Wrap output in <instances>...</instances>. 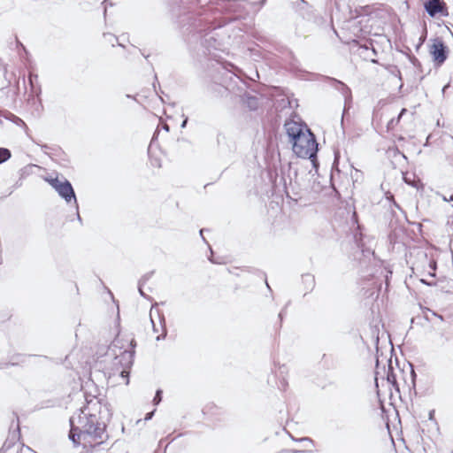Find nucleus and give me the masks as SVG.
<instances>
[{"label":"nucleus","instance_id":"f257e3e1","mask_svg":"<svg viewBox=\"0 0 453 453\" xmlns=\"http://www.w3.org/2000/svg\"><path fill=\"white\" fill-rule=\"evenodd\" d=\"M165 4L172 15L178 19L180 28H223L239 21V16L226 14L220 17L218 24L209 26L205 23L207 18H202L192 12L183 0H166Z\"/></svg>","mask_w":453,"mask_h":453},{"label":"nucleus","instance_id":"f03ea898","mask_svg":"<svg viewBox=\"0 0 453 453\" xmlns=\"http://www.w3.org/2000/svg\"><path fill=\"white\" fill-rule=\"evenodd\" d=\"M88 409V407L80 409L77 423L80 425V429L83 431V446L95 448L105 442L109 435L105 423L99 421L97 415L90 413Z\"/></svg>","mask_w":453,"mask_h":453},{"label":"nucleus","instance_id":"7ed1b4c3","mask_svg":"<svg viewBox=\"0 0 453 453\" xmlns=\"http://www.w3.org/2000/svg\"><path fill=\"white\" fill-rule=\"evenodd\" d=\"M289 8L295 14L296 19L303 26L319 27L324 22V18L306 0H291Z\"/></svg>","mask_w":453,"mask_h":453},{"label":"nucleus","instance_id":"20e7f679","mask_svg":"<svg viewBox=\"0 0 453 453\" xmlns=\"http://www.w3.org/2000/svg\"><path fill=\"white\" fill-rule=\"evenodd\" d=\"M291 144L293 152L298 157L309 158L313 166H316L318 142L315 134L309 128H306V133Z\"/></svg>","mask_w":453,"mask_h":453},{"label":"nucleus","instance_id":"39448f33","mask_svg":"<svg viewBox=\"0 0 453 453\" xmlns=\"http://www.w3.org/2000/svg\"><path fill=\"white\" fill-rule=\"evenodd\" d=\"M45 180L67 203L74 201L75 207H78L77 198L72 183L65 177H46Z\"/></svg>","mask_w":453,"mask_h":453},{"label":"nucleus","instance_id":"423d86ee","mask_svg":"<svg viewBox=\"0 0 453 453\" xmlns=\"http://www.w3.org/2000/svg\"><path fill=\"white\" fill-rule=\"evenodd\" d=\"M347 30H341L342 33H339L338 30H333L334 35L336 37H338V39L342 43L357 46V50H360V52H359L360 55H363L365 59H366V60L370 59L371 62L376 63V60L374 59V57L377 56V51H376V50L373 47H372V43L366 42L362 44L355 37L347 38L345 36V32Z\"/></svg>","mask_w":453,"mask_h":453},{"label":"nucleus","instance_id":"0eeeda50","mask_svg":"<svg viewBox=\"0 0 453 453\" xmlns=\"http://www.w3.org/2000/svg\"><path fill=\"white\" fill-rule=\"evenodd\" d=\"M449 48L441 38L432 40L429 53L435 67L441 66L449 57Z\"/></svg>","mask_w":453,"mask_h":453},{"label":"nucleus","instance_id":"6e6552de","mask_svg":"<svg viewBox=\"0 0 453 453\" xmlns=\"http://www.w3.org/2000/svg\"><path fill=\"white\" fill-rule=\"evenodd\" d=\"M424 8L426 13L434 19L449 16L448 6L443 0H427L424 4Z\"/></svg>","mask_w":453,"mask_h":453},{"label":"nucleus","instance_id":"1a4fd4ad","mask_svg":"<svg viewBox=\"0 0 453 453\" xmlns=\"http://www.w3.org/2000/svg\"><path fill=\"white\" fill-rule=\"evenodd\" d=\"M284 126L290 143L306 133V128H308L307 126L299 125L295 121L286 122Z\"/></svg>","mask_w":453,"mask_h":453},{"label":"nucleus","instance_id":"9d476101","mask_svg":"<svg viewBox=\"0 0 453 453\" xmlns=\"http://www.w3.org/2000/svg\"><path fill=\"white\" fill-rule=\"evenodd\" d=\"M70 432L68 434L69 440L74 444L79 445L83 441V431L80 429V425L77 423V416L70 418Z\"/></svg>","mask_w":453,"mask_h":453},{"label":"nucleus","instance_id":"9b49d317","mask_svg":"<svg viewBox=\"0 0 453 453\" xmlns=\"http://www.w3.org/2000/svg\"><path fill=\"white\" fill-rule=\"evenodd\" d=\"M202 30L195 33L193 35L194 37L200 39V44L206 50L210 51L211 49H217V40L211 33H205L204 35H201Z\"/></svg>","mask_w":453,"mask_h":453},{"label":"nucleus","instance_id":"f8f14e48","mask_svg":"<svg viewBox=\"0 0 453 453\" xmlns=\"http://www.w3.org/2000/svg\"><path fill=\"white\" fill-rule=\"evenodd\" d=\"M20 437V429L19 424L17 425L16 429L10 434L9 437L4 442L0 453H6L12 447L15 446L16 442L19 440Z\"/></svg>","mask_w":453,"mask_h":453},{"label":"nucleus","instance_id":"ddd939ff","mask_svg":"<svg viewBox=\"0 0 453 453\" xmlns=\"http://www.w3.org/2000/svg\"><path fill=\"white\" fill-rule=\"evenodd\" d=\"M242 102L250 111H256L258 108V98L250 93L245 92L242 96Z\"/></svg>","mask_w":453,"mask_h":453},{"label":"nucleus","instance_id":"4468645a","mask_svg":"<svg viewBox=\"0 0 453 453\" xmlns=\"http://www.w3.org/2000/svg\"><path fill=\"white\" fill-rule=\"evenodd\" d=\"M302 284L304 288L305 293L304 296H306L308 293H311L316 285L315 277L314 275L311 273H304L302 275Z\"/></svg>","mask_w":453,"mask_h":453},{"label":"nucleus","instance_id":"2eb2a0df","mask_svg":"<svg viewBox=\"0 0 453 453\" xmlns=\"http://www.w3.org/2000/svg\"><path fill=\"white\" fill-rule=\"evenodd\" d=\"M328 79L332 82V86H334L336 89L342 92V94L345 97V100H347L348 97H351V90L345 83L334 78Z\"/></svg>","mask_w":453,"mask_h":453},{"label":"nucleus","instance_id":"dca6fc26","mask_svg":"<svg viewBox=\"0 0 453 453\" xmlns=\"http://www.w3.org/2000/svg\"><path fill=\"white\" fill-rule=\"evenodd\" d=\"M37 78H38V76L36 74L30 73L28 75V83L31 88V92L33 94H36V95H38L41 92L40 87H38L36 84Z\"/></svg>","mask_w":453,"mask_h":453},{"label":"nucleus","instance_id":"f3484780","mask_svg":"<svg viewBox=\"0 0 453 453\" xmlns=\"http://www.w3.org/2000/svg\"><path fill=\"white\" fill-rule=\"evenodd\" d=\"M104 38L106 42H108L112 47H114L116 44L119 46L123 47L122 42H119V39L117 35H115L112 33H104Z\"/></svg>","mask_w":453,"mask_h":453},{"label":"nucleus","instance_id":"a211bd4d","mask_svg":"<svg viewBox=\"0 0 453 453\" xmlns=\"http://www.w3.org/2000/svg\"><path fill=\"white\" fill-rule=\"evenodd\" d=\"M159 326L162 329V334L157 335L156 337V341L159 342L161 340H164L167 334V330H166V327H165V317L162 316V317H159Z\"/></svg>","mask_w":453,"mask_h":453},{"label":"nucleus","instance_id":"6ab92c4d","mask_svg":"<svg viewBox=\"0 0 453 453\" xmlns=\"http://www.w3.org/2000/svg\"><path fill=\"white\" fill-rule=\"evenodd\" d=\"M12 157V152L9 149L0 147V165L6 162Z\"/></svg>","mask_w":453,"mask_h":453},{"label":"nucleus","instance_id":"aec40b11","mask_svg":"<svg viewBox=\"0 0 453 453\" xmlns=\"http://www.w3.org/2000/svg\"><path fill=\"white\" fill-rule=\"evenodd\" d=\"M388 367L386 374L387 380L393 384L395 381V375L394 374L393 368L391 366V360H388Z\"/></svg>","mask_w":453,"mask_h":453},{"label":"nucleus","instance_id":"412c9836","mask_svg":"<svg viewBox=\"0 0 453 453\" xmlns=\"http://www.w3.org/2000/svg\"><path fill=\"white\" fill-rule=\"evenodd\" d=\"M162 395H163V391L161 389H157L156 391L155 396L153 398V403L155 405H157L160 403V402L162 401Z\"/></svg>","mask_w":453,"mask_h":453},{"label":"nucleus","instance_id":"4be33fe9","mask_svg":"<svg viewBox=\"0 0 453 453\" xmlns=\"http://www.w3.org/2000/svg\"><path fill=\"white\" fill-rule=\"evenodd\" d=\"M292 440L295 441H299V442L307 441L310 444H311L312 446L314 445V441L310 437H302V438H298V439L292 437Z\"/></svg>","mask_w":453,"mask_h":453},{"label":"nucleus","instance_id":"5701e85b","mask_svg":"<svg viewBox=\"0 0 453 453\" xmlns=\"http://www.w3.org/2000/svg\"><path fill=\"white\" fill-rule=\"evenodd\" d=\"M154 271L145 273L139 280L140 284H144L153 275Z\"/></svg>","mask_w":453,"mask_h":453},{"label":"nucleus","instance_id":"b1692460","mask_svg":"<svg viewBox=\"0 0 453 453\" xmlns=\"http://www.w3.org/2000/svg\"><path fill=\"white\" fill-rule=\"evenodd\" d=\"M411 64L415 66V67H420L421 66V64L419 62V60L416 58V57H411L410 58Z\"/></svg>","mask_w":453,"mask_h":453},{"label":"nucleus","instance_id":"393cba45","mask_svg":"<svg viewBox=\"0 0 453 453\" xmlns=\"http://www.w3.org/2000/svg\"><path fill=\"white\" fill-rule=\"evenodd\" d=\"M155 411H156V410H153V411H151L150 412H147L145 414L144 420L145 421L150 420L153 418V416L155 414Z\"/></svg>","mask_w":453,"mask_h":453},{"label":"nucleus","instance_id":"a878e982","mask_svg":"<svg viewBox=\"0 0 453 453\" xmlns=\"http://www.w3.org/2000/svg\"><path fill=\"white\" fill-rule=\"evenodd\" d=\"M109 3V0H104L101 4L104 6V14H106L107 10V4Z\"/></svg>","mask_w":453,"mask_h":453},{"label":"nucleus","instance_id":"bb28decb","mask_svg":"<svg viewBox=\"0 0 453 453\" xmlns=\"http://www.w3.org/2000/svg\"><path fill=\"white\" fill-rule=\"evenodd\" d=\"M407 111V110L405 108H403L396 119V122H398L400 120V119L402 118V116Z\"/></svg>","mask_w":453,"mask_h":453},{"label":"nucleus","instance_id":"cd10ccee","mask_svg":"<svg viewBox=\"0 0 453 453\" xmlns=\"http://www.w3.org/2000/svg\"><path fill=\"white\" fill-rule=\"evenodd\" d=\"M188 117H185L183 121L181 122L180 124V127L181 128H185L187 127V124H188Z\"/></svg>","mask_w":453,"mask_h":453},{"label":"nucleus","instance_id":"c85d7f7f","mask_svg":"<svg viewBox=\"0 0 453 453\" xmlns=\"http://www.w3.org/2000/svg\"><path fill=\"white\" fill-rule=\"evenodd\" d=\"M434 410H431L429 412H428V418L430 420H434Z\"/></svg>","mask_w":453,"mask_h":453},{"label":"nucleus","instance_id":"c756f323","mask_svg":"<svg viewBox=\"0 0 453 453\" xmlns=\"http://www.w3.org/2000/svg\"><path fill=\"white\" fill-rule=\"evenodd\" d=\"M225 139H226V137H225L224 135L219 134V135L217 136V142H218V144H219V145H220L221 142H222L223 140H225Z\"/></svg>","mask_w":453,"mask_h":453},{"label":"nucleus","instance_id":"7c9ffc66","mask_svg":"<svg viewBox=\"0 0 453 453\" xmlns=\"http://www.w3.org/2000/svg\"><path fill=\"white\" fill-rule=\"evenodd\" d=\"M285 310H286V307H285L284 309H282V310L280 311V312L279 313V319H280V324H281L282 319H283V314H284Z\"/></svg>","mask_w":453,"mask_h":453},{"label":"nucleus","instance_id":"2f4dec72","mask_svg":"<svg viewBox=\"0 0 453 453\" xmlns=\"http://www.w3.org/2000/svg\"><path fill=\"white\" fill-rule=\"evenodd\" d=\"M76 217H77V219L78 221L81 223V225L82 224V219H81V217L79 213V211H78V207H76Z\"/></svg>","mask_w":453,"mask_h":453},{"label":"nucleus","instance_id":"473e14b6","mask_svg":"<svg viewBox=\"0 0 453 453\" xmlns=\"http://www.w3.org/2000/svg\"><path fill=\"white\" fill-rule=\"evenodd\" d=\"M142 284H140V283H139L138 290H139L140 295H141L142 296L145 297V296H146V295H145V294H144V292L142 291Z\"/></svg>","mask_w":453,"mask_h":453},{"label":"nucleus","instance_id":"72a5a7b5","mask_svg":"<svg viewBox=\"0 0 453 453\" xmlns=\"http://www.w3.org/2000/svg\"><path fill=\"white\" fill-rule=\"evenodd\" d=\"M362 252L365 254V256L370 255V254H372V255L374 254V252L372 251L371 250H362Z\"/></svg>","mask_w":453,"mask_h":453},{"label":"nucleus","instance_id":"f704fd0d","mask_svg":"<svg viewBox=\"0 0 453 453\" xmlns=\"http://www.w3.org/2000/svg\"><path fill=\"white\" fill-rule=\"evenodd\" d=\"M150 320H151V323H152V326H153V331H154L155 333H157V332H158V327H157V325L154 323V321H153V319H150Z\"/></svg>","mask_w":453,"mask_h":453},{"label":"nucleus","instance_id":"c9c22d12","mask_svg":"<svg viewBox=\"0 0 453 453\" xmlns=\"http://www.w3.org/2000/svg\"><path fill=\"white\" fill-rule=\"evenodd\" d=\"M449 86H450V83H449V82H448L446 85H444V86H443V88H442V89H441L442 94H444V93H445V91L447 90V88H449Z\"/></svg>","mask_w":453,"mask_h":453},{"label":"nucleus","instance_id":"e433bc0d","mask_svg":"<svg viewBox=\"0 0 453 453\" xmlns=\"http://www.w3.org/2000/svg\"><path fill=\"white\" fill-rule=\"evenodd\" d=\"M162 128H163L165 132H169V131H170V127H169L167 124H163V125H162Z\"/></svg>","mask_w":453,"mask_h":453},{"label":"nucleus","instance_id":"4c0bfd02","mask_svg":"<svg viewBox=\"0 0 453 453\" xmlns=\"http://www.w3.org/2000/svg\"><path fill=\"white\" fill-rule=\"evenodd\" d=\"M392 204H393V206H394L395 208H396V209H398V210H402V209H401V207H400V205H399L395 201H394V200H393Z\"/></svg>","mask_w":453,"mask_h":453},{"label":"nucleus","instance_id":"58836bf2","mask_svg":"<svg viewBox=\"0 0 453 453\" xmlns=\"http://www.w3.org/2000/svg\"><path fill=\"white\" fill-rule=\"evenodd\" d=\"M120 376L123 377V378H127V372L125 371V370H122L120 372Z\"/></svg>","mask_w":453,"mask_h":453},{"label":"nucleus","instance_id":"ea45409f","mask_svg":"<svg viewBox=\"0 0 453 453\" xmlns=\"http://www.w3.org/2000/svg\"><path fill=\"white\" fill-rule=\"evenodd\" d=\"M203 231H204V229H201V230L199 231V234H200L201 237L203 238V241H205V239H204V237H203Z\"/></svg>","mask_w":453,"mask_h":453},{"label":"nucleus","instance_id":"a19ab883","mask_svg":"<svg viewBox=\"0 0 453 453\" xmlns=\"http://www.w3.org/2000/svg\"><path fill=\"white\" fill-rule=\"evenodd\" d=\"M380 361L379 358L376 359V369H379Z\"/></svg>","mask_w":453,"mask_h":453},{"label":"nucleus","instance_id":"79ce46f5","mask_svg":"<svg viewBox=\"0 0 453 453\" xmlns=\"http://www.w3.org/2000/svg\"><path fill=\"white\" fill-rule=\"evenodd\" d=\"M232 28L237 29V28H241V27L239 25H234Z\"/></svg>","mask_w":453,"mask_h":453},{"label":"nucleus","instance_id":"37998d69","mask_svg":"<svg viewBox=\"0 0 453 453\" xmlns=\"http://www.w3.org/2000/svg\"><path fill=\"white\" fill-rule=\"evenodd\" d=\"M449 83L453 82V75H452V76H450V78H449Z\"/></svg>","mask_w":453,"mask_h":453},{"label":"nucleus","instance_id":"c03bdc74","mask_svg":"<svg viewBox=\"0 0 453 453\" xmlns=\"http://www.w3.org/2000/svg\"><path fill=\"white\" fill-rule=\"evenodd\" d=\"M398 73H399V74H398V78H399V80L401 81V80H402L401 73H400V72H398Z\"/></svg>","mask_w":453,"mask_h":453},{"label":"nucleus","instance_id":"a18cd8bd","mask_svg":"<svg viewBox=\"0 0 453 453\" xmlns=\"http://www.w3.org/2000/svg\"><path fill=\"white\" fill-rule=\"evenodd\" d=\"M426 29H424L423 32H424V36H426Z\"/></svg>","mask_w":453,"mask_h":453},{"label":"nucleus","instance_id":"49530a36","mask_svg":"<svg viewBox=\"0 0 453 453\" xmlns=\"http://www.w3.org/2000/svg\"><path fill=\"white\" fill-rule=\"evenodd\" d=\"M235 78H237V80H239V81H242V79H240V77H238V75H235Z\"/></svg>","mask_w":453,"mask_h":453},{"label":"nucleus","instance_id":"de8ad7c7","mask_svg":"<svg viewBox=\"0 0 453 453\" xmlns=\"http://www.w3.org/2000/svg\"><path fill=\"white\" fill-rule=\"evenodd\" d=\"M235 78H237V80H239V81H242V79H240V77H238V75H235Z\"/></svg>","mask_w":453,"mask_h":453},{"label":"nucleus","instance_id":"09e8293b","mask_svg":"<svg viewBox=\"0 0 453 453\" xmlns=\"http://www.w3.org/2000/svg\"><path fill=\"white\" fill-rule=\"evenodd\" d=\"M235 78H237V80H239V81H242V79H240V77H238V75H235Z\"/></svg>","mask_w":453,"mask_h":453},{"label":"nucleus","instance_id":"8fccbe9b","mask_svg":"<svg viewBox=\"0 0 453 453\" xmlns=\"http://www.w3.org/2000/svg\"><path fill=\"white\" fill-rule=\"evenodd\" d=\"M243 89H244V88H243V87H242V88L238 87V90L242 91V90H243Z\"/></svg>","mask_w":453,"mask_h":453},{"label":"nucleus","instance_id":"3c124183","mask_svg":"<svg viewBox=\"0 0 453 453\" xmlns=\"http://www.w3.org/2000/svg\"><path fill=\"white\" fill-rule=\"evenodd\" d=\"M127 98H134V96H130V95H127Z\"/></svg>","mask_w":453,"mask_h":453},{"label":"nucleus","instance_id":"603ef678","mask_svg":"<svg viewBox=\"0 0 453 453\" xmlns=\"http://www.w3.org/2000/svg\"><path fill=\"white\" fill-rule=\"evenodd\" d=\"M394 119H391L388 125H393Z\"/></svg>","mask_w":453,"mask_h":453},{"label":"nucleus","instance_id":"864d4df0","mask_svg":"<svg viewBox=\"0 0 453 453\" xmlns=\"http://www.w3.org/2000/svg\"><path fill=\"white\" fill-rule=\"evenodd\" d=\"M293 453L301 452L300 450H293Z\"/></svg>","mask_w":453,"mask_h":453},{"label":"nucleus","instance_id":"5fc2aeb1","mask_svg":"<svg viewBox=\"0 0 453 453\" xmlns=\"http://www.w3.org/2000/svg\"><path fill=\"white\" fill-rule=\"evenodd\" d=\"M449 201H453V195L450 196Z\"/></svg>","mask_w":453,"mask_h":453},{"label":"nucleus","instance_id":"6e6d98bb","mask_svg":"<svg viewBox=\"0 0 453 453\" xmlns=\"http://www.w3.org/2000/svg\"><path fill=\"white\" fill-rule=\"evenodd\" d=\"M444 27H445V28H446V29H449V27L447 25H445V24H444Z\"/></svg>","mask_w":453,"mask_h":453}]
</instances>
